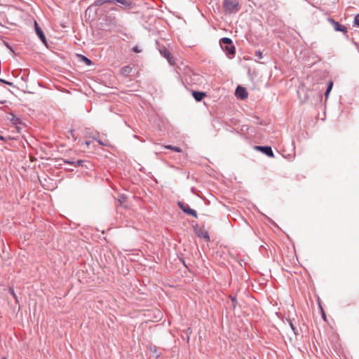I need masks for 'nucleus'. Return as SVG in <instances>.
Masks as SVG:
<instances>
[{
    "label": "nucleus",
    "instance_id": "cd10ccee",
    "mask_svg": "<svg viewBox=\"0 0 359 359\" xmlns=\"http://www.w3.org/2000/svg\"><path fill=\"white\" fill-rule=\"evenodd\" d=\"M123 199H124V197H122V199H118L119 202L121 203V204L122 203V201H123Z\"/></svg>",
    "mask_w": 359,
    "mask_h": 359
},
{
    "label": "nucleus",
    "instance_id": "bb28decb",
    "mask_svg": "<svg viewBox=\"0 0 359 359\" xmlns=\"http://www.w3.org/2000/svg\"><path fill=\"white\" fill-rule=\"evenodd\" d=\"M116 0H104V1L106 3H113L116 2Z\"/></svg>",
    "mask_w": 359,
    "mask_h": 359
},
{
    "label": "nucleus",
    "instance_id": "5701e85b",
    "mask_svg": "<svg viewBox=\"0 0 359 359\" xmlns=\"http://www.w3.org/2000/svg\"><path fill=\"white\" fill-rule=\"evenodd\" d=\"M97 140V142H98L100 144H101V145H104V146H107V143L104 142H102V140Z\"/></svg>",
    "mask_w": 359,
    "mask_h": 359
},
{
    "label": "nucleus",
    "instance_id": "4be33fe9",
    "mask_svg": "<svg viewBox=\"0 0 359 359\" xmlns=\"http://www.w3.org/2000/svg\"><path fill=\"white\" fill-rule=\"evenodd\" d=\"M69 134H70L71 137H72L74 140H76V137H75L74 133V131H73L72 130H70L69 131Z\"/></svg>",
    "mask_w": 359,
    "mask_h": 359
},
{
    "label": "nucleus",
    "instance_id": "412c9836",
    "mask_svg": "<svg viewBox=\"0 0 359 359\" xmlns=\"http://www.w3.org/2000/svg\"><path fill=\"white\" fill-rule=\"evenodd\" d=\"M133 50L135 53H140L141 50L137 46H134Z\"/></svg>",
    "mask_w": 359,
    "mask_h": 359
},
{
    "label": "nucleus",
    "instance_id": "b1692460",
    "mask_svg": "<svg viewBox=\"0 0 359 359\" xmlns=\"http://www.w3.org/2000/svg\"><path fill=\"white\" fill-rule=\"evenodd\" d=\"M0 81H1V82H2V83H6V84H8V85H10V86H11V85H12V83L8 82V81H5V80H4V79H0Z\"/></svg>",
    "mask_w": 359,
    "mask_h": 359
},
{
    "label": "nucleus",
    "instance_id": "f704fd0d",
    "mask_svg": "<svg viewBox=\"0 0 359 359\" xmlns=\"http://www.w3.org/2000/svg\"><path fill=\"white\" fill-rule=\"evenodd\" d=\"M1 359H6V358H2Z\"/></svg>",
    "mask_w": 359,
    "mask_h": 359
},
{
    "label": "nucleus",
    "instance_id": "39448f33",
    "mask_svg": "<svg viewBox=\"0 0 359 359\" xmlns=\"http://www.w3.org/2000/svg\"><path fill=\"white\" fill-rule=\"evenodd\" d=\"M255 149L258 151H262L267 156L273 157V152L271 147L269 146H256Z\"/></svg>",
    "mask_w": 359,
    "mask_h": 359
},
{
    "label": "nucleus",
    "instance_id": "9d476101",
    "mask_svg": "<svg viewBox=\"0 0 359 359\" xmlns=\"http://www.w3.org/2000/svg\"><path fill=\"white\" fill-rule=\"evenodd\" d=\"M34 27H35V31H36L37 36L39 37L41 41L43 43H45L46 41V36H45L42 29L39 27V26L38 25V24L36 21L34 22Z\"/></svg>",
    "mask_w": 359,
    "mask_h": 359
},
{
    "label": "nucleus",
    "instance_id": "20e7f679",
    "mask_svg": "<svg viewBox=\"0 0 359 359\" xmlns=\"http://www.w3.org/2000/svg\"><path fill=\"white\" fill-rule=\"evenodd\" d=\"M178 205L185 213L190 215L195 218H197L196 211L191 209L188 204L184 203L182 202H178Z\"/></svg>",
    "mask_w": 359,
    "mask_h": 359
},
{
    "label": "nucleus",
    "instance_id": "f03ea898",
    "mask_svg": "<svg viewBox=\"0 0 359 359\" xmlns=\"http://www.w3.org/2000/svg\"><path fill=\"white\" fill-rule=\"evenodd\" d=\"M220 45L223 49L227 51L229 54H235V47L232 43L231 39L224 37L220 41Z\"/></svg>",
    "mask_w": 359,
    "mask_h": 359
},
{
    "label": "nucleus",
    "instance_id": "2eb2a0df",
    "mask_svg": "<svg viewBox=\"0 0 359 359\" xmlns=\"http://www.w3.org/2000/svg\"><path fill=\"white\" fill-rule=\"evenodd\" d=\"M165 147L168 149H170V150H172L175 152H182V149L178 147H175V146H172V145H166L165 146Z\"/></svg>",
    "mask_w": 359,
    "mask_h": 359
},
{
    "label": "nucleus",
    "instance_id": "7ed1b4c3",
    "mask_svg": "<svg viewBox=\"0 0 359 359\" xmlns=\"http://www.w3.org/2000/svg\"><path fill=\"white\" fill-rule=\"evenodd\" d=\"M327 20L333 26L334 31L341 32L344 34H346L347 32V28L344 25H341L339 22L335 21L334 19L331 18H329Z\"/></svg>",
    "mask_w": 359,
    "mask_h": 359
},
{
    "label": "nucleus",
    "instance_id": "a211bd4d",
    "mask_svg": "<svg viewBox=\"0 0 359 359\" xmlns=\"http://www.w3.org/2000/svg\"><path fill=\"white\" fill-rule=\"evenodd\" d=\"M104 4H105L104 0H95L94 2V5L96 6H100L103 5Z\"/></svg>",
    "mask_w": 359,
    "mask_h": 359
},
{
    "label": "nucleus",
    "instance_id": "c85d7f7f",
    "mask_svg": "<svg viewBox=\"0 0 359 359\" xmlns=\"http://www.w3.org/2000/svg\"><path fill=\"white\" fill-rule=\"evenodd\" d=\"M123 199H124V197H122V199H118L119 202L121 203V204L122 203V201H123Z\"/></svg>",
    "mask_w": 359,
    "mask_h": 359
},
{
    "label": "nucleus",
    "instance_id": "423d86ee",
    "mask_svg": "<svg viewBox=\"0 0 359 359\" xmlns=\"http://www.w3.org/2000/svg\"><path fill=\"white\" fill-rule=\"evenodd\" d=\"M236 95L244 100L248 97V93L244 87L238 86L236 90Z\"/></svg>",
    "mask_w": 359,
    "mask_h": 359
},
{
    "label": "nucleus",
    "instance_id": "1a4fd4ad",
    "mask_svg": "<svg viewBox=\"0 0 359 359\" xmlns=\"http://www.w3.org/2000/svg\"><path fill=\"white\" fill-rule=\"evenodd\" d=\"M116 2L121 4L122 8L126 9H131L135 5L131 0H116Z\"/></svg>",
    "mask_w": 359,
    "mask_h": 359
},
{
    "label": "nucleus",
    "instance_id": "2f4dec72",
    "mask_svg": "<svg viewBox=\"0 0 359 359\" xmlns=\"http://www.w3.org/2000/svg\"><path fill=\"white\" fill-rule=\"evenodd\" d=\"M85 144L88 147V146H89V144H90V142H88V141H86V142H85Z\"/></svg>",
    "mask_w": 359,
    "mask_h": 359
},
{
    "label": "nucleus",
    "instance_id": "4468645a",
    "mask_svg": "<svg viewBox=\"0 0 359 359\" xmlns=\"http://www.w3.org/2000/svg\"><path fill=\"white\" fill-rule=\"evenodd\" d=\"M332 86H333V82L332 81H330L327 83V88L325 93V97L326 100L329 97V95H330V91L332 90Z\"/></svg>",
    "mask_w": 359,
    "mask_h": 359
},
{
    "label": "nucleus",
    "instance_id": "c756f323",
    "mask_svg": "<svg viewBox=\"0 0 359 359\" xmlns=\"http://www.w3.org/2000/svg\"><path fill=\"white\" fill-rule=\"evenodd\" d=\"M123 199H124V197H122V199H118L119 202L121 203V204L122 203V201H123Z\"/></svg>",
    "mask_w": 359,
    "mask_h": 359
},
{
    "label": "nucleus",
    "instance_id": "72a5a7b5",
    "mask_svg": "<svg viewBox=\"0 0 359 359\" xmlns=\"http://www.w3.org/2000/svg\"><path fill=\"white\" fill-rule=\"evenodd\" d=\"M0 139L1 140H4V138L2 136L0 135Z\"/></svg>",
    "mask_w": 359,
    "mask_h": 359
},
{
    "label": "nucleus",
    "instance_id": "6e6552de",
    "mask_svg": "<svg viewBox=\"0 0 359 359\" xmlns=\"http://www.w3.org/2000/svg\"><path fill=\"white\" fill-rule=\"evenodd\" d=\"M8 119L16 126L18 130H19L20 128L18 125L21 124L22 121L20 118L17 117L14 114L10 113L9 116H8Z\"/></svg>",
    "mask_w": 359,
    "mask_h": 359
},
{
    "label": "nucleus",
    "instance_id": "f257e3e1",
    "mask_svg": "<svg viewBox=\"0 0 359 359\" xmlns=\"http://www.w3.org/2000/svg\"><path fill=\"white\" fill-rule=\"evenodd\" d=\"M239 6L238 0H224V8L228 13H235L238 12Z\"/></svg>",
    "mask_w": 359,
    "mask_h": 359
},
{
    "label": "nucleus",
    "instance_id": "0eeeda50",
    "mask_svg": "<svg viewBox=\"0 0 359 359\" xmlns=\"http://www.w3.org/2000/svg\"><path fill=\"white\" fill-rule=\"evenodd\" d=\"M160 53L163 57L167 59L168 62L170 65H174L175 61L172 56L170 55L169 51L165 48H163V49L160 50Z\"/></svg>",
    "mask_w": 359,
    "mask_h": 359
},
{
    "label": "nucleus",
    "instance_id": "ddd939ff",
    "mask_svg": "<svg viewBox=\"0 0 359 359\" xmlns=\"http://www.w3.org/2000/svg\"><path fill=\"white\" fill-rule=\"evenodd\" d=\"M64 162L65 163H68V164H70V165H74V167H79L80 165H82V163L83 162V161L81 160H78L76 161H70V160H64Z\"/></svg>",
    "mask_w": 359,
    "mask_h": 359
},
{
    "label": "nucleus",
    "instance_id": "dca6fc26",
    "mask_svg": "<svg viewBox=\"0 0 359 359\" xmlns=\"http://www.w3.org/2000/svg\"><path fill=\"white\" fill-rule=\"evenodd\" d=\"M79 57L82 58V60L85 62L86 65H90L92 64V61L84 55H79Z\"/></svg>",
    "mask_w": 359,
    "mask_h": 359
},
{
    "label": "nucleus",
    "instance_id": "aec40b11",
    "mask_svg": "<svg viewBox=\"0 0 359 359\" xmlns=\"http://www.w3.org/2000/svg\"><path fill=\"white\" fill-rule=\"evenodd\" d=\"M255 56H257L259 59L262 58V53L260 50H257L255 52Z\"/></svg>",
    "mask_w": 359,
    "mask_h": 359
},
{
    "label": "nucleus",
    "instance_id": "9b49d317",
    "mask_svg": "<svg viewBox=\"0 0 359 359\" xmlns=\"http://www.w3.org/2000/svg\"><path fill=\"white\" fill-rule=\"evenodd\" d=\"M192 95L196 101L199 102L205 96V93L200 91H193Z\"/></svg>",
    "mask_w": 359,
    "mask_h": 359
},
{
    "label": "nucleus",
    "instance_id": "f3484780",
    "mask_svg": "<svg viewBox=\"0 0 359 359\" xmlns=\"http://www.w3.org/2000/svg\"><path fill=\"white\" fill-rule=\"evenodd\" d=\"M10 294L14 297V299L18 301V297H17V295L13 290V287H10L9 290H8Z\"/></svg>",
    "mask_w": 359,
    "mask_h": 359
},
{
    "label": "nucleus",
    "instance_id": "6ab92c4d",
    "mask_svg": "<svg viewBox=\"0 0 359 359\" xmlns=\"http://www.w3.org/2000/svg\"><path fill=\"white\" fill-rule=\"evenodd\" d=\"M354 25L359 27V14L355 15L354 19Z\"/></svg>",
    "mask_w": 359,
    "mask_h": 359
},
{
    "label": "nucleus",
    "instance_id": "473e14b6",
    "mask_svg": "<svg viewBox=\"0 0 359 359\" xmlns=\"http://www.w3.org/2000/svg\"><path fill=\"white\" fill-rule=\"evenodd\" d=\"M323 317L325 320V313L323 311Z\"/></svg>",
    "mask_w": 359,
    "mask_h": 359
},
{
    "label": "nucleus",
    "instance_id": "393cba45",
    "mask_svg": "<svg viewBox=\"0 0 359 359\" xmlns=\"http://www.w3.org/2000/svg\"><path fill=\"white\" fill-rule=\"evenodd\" d=\"M290 325L292 330L294 331V334H296V328L294 327V325L291 322H290Z\"/></svg>",
    "mask_w": 359,
    "mask_h": 359
},
{
    "label": "nucleus",
    "instance_id": "f8f14e48",
    "mask_svg": "<svg viewBox=\"0 0 359 359\" xmlns=\"http://www.w3.org/2000/svg\"><path fill=\"white\" fill-rule=\"evenodd\" d=\"M132 72V67L130 66H125L121 68V74L124 76H128Z\"/></svg>",
    "mask_w": 359,
    "mask_h": 359
},
{
    "label": "nucleus",
    "instance_id": "a878e982",
    "mask_svg": "<svg viewBox=\"0 0 359 359\" xmlns=\"http://www.w3.org/2000/svg\"><path fill=\"white\" fill-rule=\"evenodd\" d=\"M231 301H232V304H233V307H235V305H236V298L235 297H231Z\"/></svg>",
    "mask_w": 359,
    "mask_h": 359
},
{
    "label": "nucleus",
    "instance_id": "7c9ffc66",
    "mask_svg": "<svg viewBox=\"0 0 359 359\" xmlns=\"http://www.w3.org/2000/svg\"><path fill=\"white\" fill-rule=\"evenodd\" d=\"M187 332H188L189 334H191V328H190V327H189V328L187 329Z\"/></svg>",
    "mask_w": 359,
    "mask_h": 359
}]
</instances>
